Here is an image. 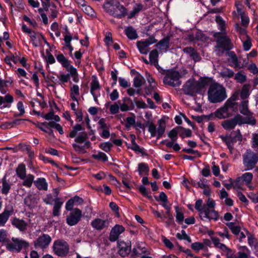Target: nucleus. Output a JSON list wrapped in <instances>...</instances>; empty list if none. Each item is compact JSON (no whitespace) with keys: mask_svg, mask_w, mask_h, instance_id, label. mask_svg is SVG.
Instances as JSON below:
<instances>
[{"mask_svg":"<svg viewBox=\"0 0 258 258\" xmlns=\"http://www.w3.org/2000/svg\"><path fill=\"white\" fill-rule=\"evenodd\" d=\"M215 21L221 29V32H216L213 35L214 37L217 38L216 50L218 51V54L220 55L224 51L231 48V43L230 39L225 34V21L221 19V17H216Z\"/></svg>","mask_w":258,"mask_h":258,"instance_id":"obj_1","label":"nucleus"},{"mask_svg":"<svg viewBox=\"0 0 258 258\" xmlns=\"http://www.w3.org/2000/svg\"><path fill=\"white\" fill-rule=\"evenodd\" d=\"M210 83V79L206 78H201L198 81L190 79L184 85L183 91L186 95L194 96L201 93Z\"/></svg>","mask_w":258,"mask_h":258,"instance_id":"obj_2","label":"nucleus"},{"mask_svg":"<svg viewBox=\"0 0 258 258\" xmlns=\"http://www.w3.org/2000/svg\"><path fill=\"white\" fill-rule=\"evenodd\" d=\"M238 95L234 94L225 103L224 105L215 112V116L219 119H224L232 116L237 108Z\"/></svg>","mask_w":258,"mask_h":258,"instance_id":"obj_3","label":"nucleus"},{"mask_svg":"<svg viewBox=\"0 0 258 258\" xmlns=\"http://www.w3.org/2000/svg\"><path fill=\"white\" fill-rule=\"evenodd\" d=\"M208 96L209 100L213 103L221 102L227 98L225 88L222 85L216 83L210 85Z\"/></svg>","mask_w":258,"mask_h":258,"instance_id":"obj_4","label":"nucleus"},{"mask_svg":"<svg viewBox=\"0 0 258 258\" xmlns=\"http://www.w3.org/2000/svg\"><path fill=\"white\" fill-rule=\"evenodd\" d=\"M103 8L109 15L113 14L114 12H116L117 10H118L123 16L127 14L126 9L121 5L117 0L106 1L103 5Z\"/></svg>","mask_w":258,"mask_h":258,"instance_id":"obj_5","label":"nucleus"},{"mask_svg":"<svg viewBox=\"0 0 258 258\" xmlns=\"http://www.w3.org/2000/svg\"><path fill=\"white\" fill-rule=\"evenodd\" d=\"M29 245V243L26 241L14 237L11 241L8 242L6 245L7 249L15 252H19L22 248H27Z\"/></svg>","mask_w":258,"mask_h":258,"instance_id":"obj_6","label":"nucleus"},{"mask_svg":"<svg viewBox=\"0 0 258 258\" xmlns=\"http://www.w3.org/2000/svg\"><path fill=\"white\" fill-rule=\"evenodd\" d=\"M243 162L246 167L245 170H251L254 168L258 161V155L256 153L247 150L243 156Z\"/></svg>","mask_w":258,"mask_h":258,"instance_id":"obj_7","label":"nucleus"},{"mask_svg":"<svg viewBox=\"0 0 258 258\" xmlns=\"http://www.w3.org/2000/svg\"><path fill=\"white\" fill-rule=\"evenodd\" d=\"M52 248L54 253L59 256L67 255L69 250V244L66 241L62 239L54 241Z\"/></svg>","mask_w":258,"mask_h":258,"instance_id":"obj_8","label":"nucleus"},{"mask_svg":"<svg viewBox=\"0 0 258 258\" xmlns=\"http://www.w3.org/2000/svg\"><path fill=\"white\" fill-rule=\"evenodd\" d=\"M166 128V123L164 119H160L158 121V127L151 122L149 125V132L152 137L157 136V139L161 138L164 134Z\"/></svg>","mask_w":258,"mask_h":258,"instance_id":"obj_9","label":"nucleus"},{"mask_svg":"<svg viewBox=\"0 0 258 258\" xmlns=\"http://www.w3.org/2000/svg\"><path fill=\"white\" fill-rule=\"evenodd\" d=\"M180 75L177 71H168L164 78V84L172 87L179 86L181 84Z\"/></svg>","mask_w":258,"mask_h":258,"instance_id":"obj_10","label":"nucleus"},{"mask_svg":"<svg viewBox=\"0 0 258 258\" xmlns=\"http://www.w3.org/2000/svg\"><path fill=\"white\" fill-rule=\"evenodd\" d=\"M252 178L253 175L252 173L249 172L245 173L233 181V188L239 189L241 188L242 185H248L251 182Z\"/></svg>","mask_w":258,"mask_h":258,"instance_id":"obj_11","label":"nucleus"},{"mask_svg":"<svg viewBox=\"0 0 258 258\" xmlns=\"http://www.w3.org/2000/svg\"><path fill=\"white\" fill-rule=\"evenodd\" d=\"M51 241V238L49 235L43 234L34 241V245L36 248L44 249L48 246Z\"/></svg>","mask_w":258,"mask_h":258,"instance_id":"obj_12","label":"nucleus"},{"mask_svg":"<svg viewBox=\"0 0 258 258\" xmlns=\"http://www.w3.org/2000/svg\"><path fill=\"white\" fill-rule=\"evenodd\" d=\"M82 215V211L78 208H75L67 217V223L70 226L76 225L80 220Z\"/></svg>","mask_w":258,"mask_h":258,"instance_id":"obj_13","label":"nucleus"},{"mask_svg":"<svg viewBox=\"0 0 258 258\" xmlns=\"http://www.w3.org/2000/svg\"><path fill=\"white\" fill-rule=\"evenodd\" d=\"M156 42V41L154 38H150L144 41H138L137 45L141 53L146 54L149 51V46Z\"/></svg>","mask_w":258,"mask_h":258,"instance_id":"obj_14","label":"nucleus"},{"mask_svg":"<svg viewBox=\"0 0 258 258\" xmlns=\"http://www.w3.org/2000/svg\"><path fill=\"white\" fill-rule=\"evenodd\" d=\"M125 230L124 228L120 225L116 224L111 230L109 236V240L111 242L116 241L120 234Z\"/></svg>","mask_w":258,"mask_h":258,"instance_id":"obj_15","label":"nucleus"},{"mask_svg":"<svg viewBox=\"0 0 258 258\" xmlns=\"http://www.w3.org/2000/svg\"><path fill=\"white\" fill-rule=\"evenodd\" d=\"M118 253L122 257L129 254L131 251V243L130 242H125L120 241L118 242Z\"/></svg>","mask_w":258,"mask_h":258,"instance_id":"obj_16","label":"nucleus"},{"mask_svg":"<svg viewBox=\"0 0 258 258\" xmlns=\"http://www.w3.org/2000/svg\"><path fill=\"white\" fill-rule=\"evenodd\" d=\"M236 124L241 125L243 124H250L252 125L256 123L255 119L252 116H246L243 117L240 114H237L234 117Z\"/></svg>","mask_w":258,"mask_h":258,"instance_id":"obj_17","label":"nucleus"},{"mask_svg":"<svg viewBox=\"0 0 258 258\" xmlns=\"http://www.w3.org/2000/svg\"><path fill=\"white\" fill-rule=\"evenodd\" d=\"M12 225L21 232H25L28 227V224L23 219L14 217L11 220Z\"/></svg>","mask_w":258,"mask_h":258,"instance_id":"obj_18","label":"nucleus"},{"mask_svg":"<svg viewBox=\"0 0 258 258\" xmlns=\"http://www.w3.org/2000/svg\"><path fill=\"white\" fill-rule=\"evenodd\" d=\"M188 39L190 41H194L196 40L205 41L208 39V37L203 34L201 31L195 29L188 35Z\"/></svg>","mask_w":258,"mask_h":258,"instance_id":"obj_19","label":"nucleus"},{"mask_svg":"<svg viewBox=\"0 0 258 258\" xmlns=\"http://www.w3.org/2000/svg\"><path fill=\"white\" fill-rule=\"evenodd\" d=\"M109 222L107 220H102L100 218H95L91 223L92 227L97 230H101L108 226Z\"/></svg>","mask_w":258,"mask_h":258,"instance_id":"obj_20","label":"nucleus"},{"mask_svg":"<svg viewBox=\"0 0 258 258\" xmlns=\"http://www.w3.org/2000/svg\"><path fill=\"white\" fill-rule=\"evenodd\" d=\"M39 201V196L35 194H29L24 199L25 204L30 207H35Z\"/></svg>","mask_w":258,"mask_h":258,"instance_id":"obj_21","label":"nucleus"},{"mask_svg":"<svg viewBox=\"0 0 258 258\" xmlns=\"http://www.w3.org/2000/svg\"><path fill=\"white\" fill-rule=\"evenodd\" d=\"M218 217L219 215L216 211L214 209H209L207 207L206 209V213H204L200 218L202 220H204L205 218H207L209 220L216 221L218 220Z\"/></svg>","mask_w":258,"mask_h":258,"instance_id":"obj_22","label":"nucleus"},{"mask_svg":"<svg viewBox=\"0 0 258 258\" xmlns=\"http://www.w3.org/2000/svg\"><path fill=\"white\" fill-rule=\"evenodd\" d=\"M184 53L188 55L195 61H199L201 60V57L197 51L191 47H187L183 49Z\"/></svg>","mask_w":258,"mask_h":258,"instance_id":"obj_23","label":"nucleus"},{"mask_svg":"<svg viewBox=\"0 0 258 258\" xmlns=\"http://www.w3.org/2000/svg\"><path fill=\"white\" fill-rule=\"evenodd\" d=\"M74 149L80 154H84L86 152V149L90 148V142L89 141L85 142L83 145L81 144L74 143L72 144Z\"/></svg>","mask_w":258,"mask_h":258,"instance_id":"obj_24","label":"nucleus"},{"mask_svg":"<svg viewBox=\"0 0 258 258\" xmlns=\"http://www.w3.org/2000/svg\"><path fill=\"white\" fill-rule=\"evenodd\" d=\"M182 130V127L181 126L176 127L171 131H170L168 133V137L171 139L172 141L173 142H175L177 140V135L179 134V136L182 138H184V135L182 133H181V131Z\"/></svg>","mask_w":258,"mask_h":258,"instance_id":"obj_25","label":"nucleus"},{"mask_svg":"<svg viewBox=\"0 0 258 258\" xmlns=\"http://www.w3.org/2000/svg\"><path fill=\"white\" fill-rule=\"evenodd\" d=\"M147 253V250L142 243H137L133 249V253L135 255Z\"/></svg>","mask_w":258,"mask_h":258,"instance_id":"obj_26","label":"nucleus"},{"mask_svg":"<svg viewBox=\"0 0 258 258\" xmlns=\"http://www.w3.org/2000/svg\"><path fill=\"white\" fill-rule=\"evenodd\" d=\"M100 86L98 81L96 78H94L91 83V93L93 95L95 101L97 100V95L95 93L96 90L100 89Z\"/></svg>","mask_w":258,"mask_h":258,"instance_id":"obj_27","label":"nucleus"},{"mask_svg":"<svg viewBox=\"0 0 258 258\" xmlns=\"http://www.w3.org/2000/svg\"><path fill=\"white\" fill-rule=\"evenodd\" d=\"M34 184L37 188L39 190H47V183L44 178H39L34 181Z\"/></svg>","mask_w":258,"mask_h":258,"instance_id":"obj_28","label":"nucleus"},{"mask_svg":"<svg viewBox=\"0 0 258 258\" xmlns=\"http://www.w3.org/2000/svg\"><path fill=\"white\" fill-rule=\"evenodd\" d=\"M62 204L63 202L60 201V199L59 198H55L52 212V214L54 216H58L59 215V211Z\"/></svg>","mask_w":258,"mask_h":258,"instance_id":"obj_29","label":"nucleus"},{"mask_svg":"<svg viewBox=\"0 0 258 258\" xmlns=\"http://www.w3.org/2000/svg\"><path fill=\"white\" fill-rule=\"evenodd\" d=\"M158 52L156 49L153 50L149 54L150 64L155 67L158 66Z\"/></svg>","mask_w":258,"mask_h":258,"instance_id":"obj_30","label":"nucleus"},{"mask_svg":"<svg viewBox=\"0 0 258 258\" xmlns=\"http://www.w3.org/2000/svg\"><path fill=\"white\" fill-rule=\"evenodd\" d=\"M125 33L127 38L131 40L136 39L138 38V34L136 30L132 27H128L125 28Z\"/></svg>","mask_w":258,"mask_h":258,"instance_id":"obj_31","label":"nucleus"},{"mask_svg":"<svg viewBox=\"0 0 258 258\" xmlns=\"http://www.w3.org/2000/svg\"><path fill=\"white\" fill-rule=\"evenodd\" d=\"M80 95L79 87L77 85H73L70 89V97L74 100L78 102L77 97Z\"/></svg>","mask_w":258,"mask_h":258,"instance_id":"obj_32","label":"nucleus"},{"mask_svg":"<svg viewBox=\"0 0 258 258\" xmlns=\"http://www.w3.org/2000/svg\"><path fill=\"white\" fill-rule=\"evenodd\" d=\"M239 110L241 114L245 116H252V113L248 108V102L247 101H243L241 102Z\"/></svg>","mask_w":258,"mask_h":258,"instance_id":"obj_33","label":"nucleus"},{"mask_svg":"<svg viewBox=\"0 0 258 258\" xmlns=\"http://www.w3.org/2000/svg\"><path fill=\"white\" fill-rule=\"evenodd\" d=\"M236 125L237 124L234 117L230 119L226 120L222 123L223 127L227 130L234 128Z\"/></svg>","mask_w":258,"mask_h":258,"instance_id":"obj_34","label":"nucleus"},{"mask_svg":"<svg viewBox=\"0 0 258 258\" xmlns=\"http://www.w3.org/2000/svg\"><path fill=\"white\" fill-rule=\"evenodd\" d=\"M169 39L168 37L164 38L156 45L157 47L161 50L166 51L169 48Z\"/></svg>","mask_w":258,"mask_h":258,"instance_id":"obj_35","label":"nucleus"},{"mask_svg":"<svg viewBox=\"0 0 258 258\" xmlns=\"http://www.w3.org/2000/svg\"><path fill=\"white\" fill-rule=\"evenodd\" d=\"M203 201L202 200H198L196 201L195 204V209L199 212L200 216L201 217L203 213H206V209L207 207L205 205L202 206Z\"/></svg>","mask_w":258,"mask_h":258,"instance_id":"obj_36","label":"nucleus"},{"mask_svg":"<svg viewBox=\"0 0 258 258\" xmlns=\"http://www.w3.org/2000/svg\"><path fill=\"white\" fill-rule=\"evenodd\" d=\"M17 175L21 179H24L26 177V167L24 164H20L16 169Z\"/></svg>","mask_w":258,"mask_h":258,"instance_id":"obj_37","label":"nucleus"},{"mask_svg":"<svg viewBox=\"0 0 258 258\" xmlns=\"http://www.w3.org/2000/svg\"><path fill=\"white\" fill-rule=\"evenodd\" d=\"M30 36L33 45L35 47H37L40 44V39L41 38H43L42 35L39 34L37 35L34 32H33V34L30 35Z\"/></svg>","mask_w":258,"mask_h":258,"instance_id":"obj_38","label":"nucleus"},{"mask_svg":"<svg viewBox=\"0 0 258 258\" xmlns=\"http://www.w3.org/2000/svg\"><path fill=\"white\" fill-rule=\"evenodd\" d=\"M221 76L223 78H231L234 76L233 71L228 68H224L219 73Z\"/></svg>","mask_w":258,"mask_h":258,"instance_id":"obj_39","label":"nucleus"},{"mask_svg":"<svg viewBox=\"0 0 258 258\" xmlns=\"http://www.w3.org/2000/svg\"><path fill=\"white\" fill-rule=\"evenodd\" d=\"M123 103L120 105V109L122 111H126L130 109L128 106L129 103L132 104V100L127 97H125L123 99Z\"/></svg>","mask_w":258,"mask_h":258,"instance_id":"obj_40","label":"nucleus"},{"mask_svg":"<svg viewBox=\"0 0 258 258\" xmlns=\"http://www.w3.org/2000/svg\"><path fill=\"white\" fill-rule=\"evenodd\" d=\"M235 27L236 31L240 34L241 39L244 40L246 36H248L246 34L245 29L241 27L239 24L236 23L235 25Z\"/></svg>","mask_w":258,"mask_h":258,"instance_id":"obj_41","label":"nucleus"},{"mask_svg":"<svg viewBox=\"0 0 258 258\" xmlns=\"http://www.w3.org/2000/svg\"><path fill=\"white\" fill-rule=\"evenodd\" d=\"M88 139V135L87 134L84 132H82V134L77 137L75 140V143L76 144H83L85 143V142H87L86 140Z\"/></svg>","mask_w":258,"mask_h":258,"instance_id":"obj_42","label":"nucleus"},{"mask_svg":"<svg viewBox=\"0 0 258 258\" xmlns=\"http://www.w3.org/2000/svg\"><path fill=\"white\" fill-rule=\"evenodd\" d=\"M144 7L141 4H136L131 12V16H134L143 10Z\"/></svg>","mask_w":258,"mask_h":258,"instance_id":"obj_43","label":"nucleus"},{"mask_svg":"<svg viewBox=\"0 0 258 258\" xmlns=\"http://www.w3.org/2000/svg\"><path fill=\"white\" fill-rule=\"evenodd\" d=\"M144 79L141 75H137L134 79V86L136 88H140L143 84Z\"/></svg>","mask_w":258,"mask_h":258,"instance_id":"obj_44","label":"nucleus"},{"mask_svg":"<svg viewBox=\"0 0 258 258\" xmlns=\"http://www.w3.org/2000/svg\"><path fill=\"white\" fill-rule=\"evenodd\" d=\"M57 61L60 62L62 67L65 68L70 63V61L67 59L62 54H59L56 56Z\"/></svg>","mask_w":258,"mask_h":258,"instance_id":"obj_45","label":"nucleus"},{"mask_svg":"<svg viewBox=\"0 0 258 258\" xmlns=\"http://www.w3.org/2000/svg\"><path fill=\"white\" fill-rule=\"evenodd\" d=\"M133 138L132 140V145L131 148L136 152H138L142 153L143 155L144 154V151L143 149L140 148V147L135 142V136L134 135L132 136Z\"/></svg>","mask_w":258,"mask_h":258,"instance_id":"obj_46","label":"nucleus"},{"mask_svg":"<svg viewBox=\"0 0 258 258\" xmlns=\"http://www.w3.org/2000/svg\"><path fill=\"white\" fill-rule=\"evenodd\" d=\"M228 54L231 58V62L233 64L234 67V68H240V66L238 63L237 57L236 56V55H235L234 52L233 51H231V52H228Z\"/></svg>","mask_w":258,"mask_h":258,"instance_id":"obj_47","label":"nucleus"},{"mask_svg":"<svg viewBox=\"0 0 258 258\" xmlns=\"http://www.w3.org/2000/svg\"><path fill=\"white\" fill-rule=\"evenodd\" d=\"M82 11L85 15L89 16H94L95 12L94 10L89 6L82 5Z\"/></svg>","mask_w":258,"mask_h":258,"instance_id":"obj_48","label":"nucleus"},{"mask_svg":"<svg viewBox=\"0 0 258 258\" xmlns=\"http://www.w3.org/2000/svg\"><path fill=\"white\" fill-rule=\"evenodd\" d=\"M83 130L81 124H77L73 128V130L70 132L69 136L71 138H74L76 136L77 133Z\"/></svg>","mask_w":258,"mask_h":258,"instance_id":"obj_49","label":"nucleus"},{"mask_svg":"<svg viewBox=\"0 0 258 258\" xmlns=\"http://www.w3.org/2000/svg\"><path fill=\"white\" fill-rule=\"evenodd\" d=\"M34 177L33 175L28 174L26 177L24 178L25 180L23 183V185L24 186H26L27 187H31L33 181L34 180Z\"/></svg>","mask_w":258,"mask_h":258,"instance_id":"obj_50","label":"nucleus"},{"mask_svg":"<svg viewBox=\"0 0 258 258\" xmlns=\"http://www.w3.org/2000/svg\"><path fill=\"white\" fill-rule=\"evenodd\" d=\"M11 188V185L10 183L7 181L6 178L4 177L3 179V187L2 189V192L3 194L7 195Z\"/></svg>","mask_w":258,"mask_h":258,"instance_id":"obj_51","label":"nucleus"},{"mask_svg":"<svg viewBox=\"0 0 258 258\" xmlns=\"http://www.w3.org/2000/svg\"><path fill=\"white\" fill-rule=\"evenodd\" d=\"M138 171L140 175H142L144 173H148L149 168L146 164L142 163L138 165Z\"/></svg>","mask_w":258,"mask_h":258,"instance_id":"obj_52","label":"nucleus"},{"mask_svg":"<svg viewBox=\"0 0 258 258\" xmlns=\"http://www.w3.org/2000/svg\"><path fill=\"white\" fill-rule=\"evenodd\" d=\"M14 208L12 205H8L6 206L4 211L2 212L8 217H10L14 213Z\"/></svg>","mask_w":258,"mask_h":258,"instance_id":"obj_53","label":"nucleus"},{"mask_svg":"<svg viewBox=\"0 0 258 258\" xmlns=\"http://www.w3.org/2000/svg\"><path fill=\"white\" fill-rule=\"evenodd\" d=\"M235 6L236 7V12L237 13V16H244L245 15V12L243 10V7L240 4L239 2H236L235 3Z\"/></svg>","mask_w":258,"mask_h":258,"instance_id":"obj_54","label":"nucleus"},{"mask_svg":"<svg viewBox=\"0 0 258 258\" xmlns=\"http://www.w3.org/2000/svg\"><path fill=\"white\" fill-rule=\"evenodd\" d=\"M92 157L98 160H101L104 162L107 161L108 160V158L106 154L103 152H99L97 154L92 155Z\"/></svg>","mask_w":258,"mask_h":258,"instance_id":"obj_55","label":"nucleus"},{"mask_svg":"<svg viewBox=\"0 0 258 258\" xmlns=\"http://www.w3.org/2000/svg\"><path fill=\"white\" fill-rule=\"evenodd\" d=\"M132 114L133 116L128 117L126 118V123L125 124V126L127 128H130L131 126L136 123L135 115L134 114Z\"/></svg>","mask_w":258,"mask_h":258,"instance_id":"obj_56","label":"nucleus"},{"mask_svg":"<svg viewBox=\"0 0 258 258\" xmlns=\"http://www.w3.org/2000/svg\"><path fill=\"white\" fill-rule=\"evenodd\" d=\"M235 79L240 83L244 82L246 81V76L241 72L236 73L235 75Z\"/></svg>","mask_w":258,"mask_h":258,"instance_id":"obj_57","label":"nucleus"},{"mask_svg":"<svg viewBox=\"0 0 258 258\" xmlns=\"http://www.w3.org/2000/svg\"><path fill=\"white\" fill-rule=\"evenodd\" d=\"M175 211L176 220L179 224H182L184 220L183 214L179 212L178 207H175Z\"/></svg>","mask_w":258,"mask_h":258,"instance_id":"obj_58","label":"nucleus"},{"mask_svg":"<svg viewBox=\"0 0 258 258\" xmlns=\"http://www.w3.org/2000/svg\"><path fill=\"white\" fill-rule=\"evenodd\" d=\"M246 39H245L243 40V47L245 50H248L250 47H251V43L250 38L248 36H246Z\"/></svg>","mask_w":258,"mask_h":258,"instance_id":"obj_59","label":"nucleus"},{"mask_svg":"<svg viewBox=\"0 0 258 258\" xmlns=\"http://www.w3.org/2000/svg\"><path fill=\"white\" fill-rule=\"evenodd\" d=\"M112 144L109 142L103 143L100 144V148L106 152L110 151Z\"/></svg>","mask_w":258,"mask_h":258,"instance_id":"obj_60","label":"nucleus"},{"mask_svg":"<svg viewBox=\"0 0 258 258\" xmlns=\"http://www.w3.org/2000/svg\"><path fill=\"white\" fill-rule=\"evenodd\" d=\"M248 243L250 246H253L255 249L258 247L256 240L250 234L248 236Z\"/></svg>","mask_w":258,"mask_h":258,"instance_id":"obj_61","label":"nucleus"},{"mask_svg":"<svg viewBox=\"0 0 258 258\" xmlns=\"http://www.w3.org/2000/svg\"><path fill=\"white\" fill-rule=\"evenodd\" d=\"M65 68L66 70L70 72V75L73 76H78L77 71L76 68H75L73 66L71 65L70 63L68 64V66L66 67Z\"/></svg>","mask_w":258,"mask_h":258,"instance_id":"obj_62","label":"nucleus"},{"mask_svg":"<svg viewBox=\"0 0 258 258\" xmlns=\"http://www.w3.org/2000/svg\"><path fill=\"white\" fill-rule=\"evenodd\" d=\"M51 29L54 32L56 37H59L60 35V32L58 30V25L57 23H53L51 26Z\"/></svg>","mask_w":258,"mask_h":258,"instance_id":"obj_63","label":"nucleus"},{"mask_svg":"<svg viewBox=\"0 0 258 258\" xmlns=\"http://www.w3.org/2000/svg\"><path fill=\"white\" fill-rule=\"evenodd\" d=\"M191 247L195 250H199L203 249L204 247V245L201 242H195L191 245Z\"/></svg>","mask_w":258,"mask_h":258,"instance_id":"obj_64","label":"nucleus"}]
</instances>
